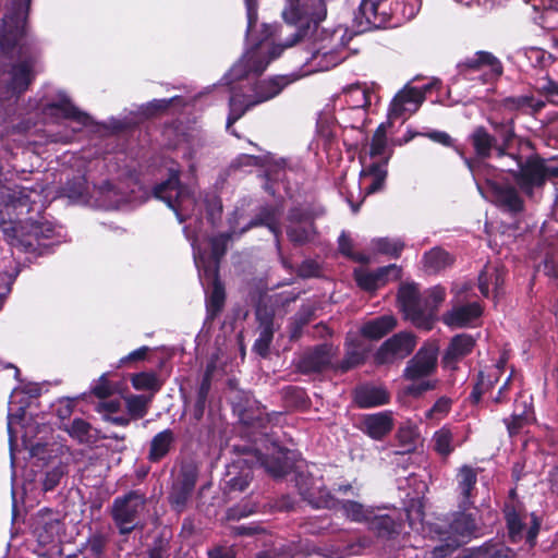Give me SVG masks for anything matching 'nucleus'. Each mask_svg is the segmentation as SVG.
<instances>
[{
	"mask_svg": "<svg viewBox=\"0 0 558 558\" xmlns=\"http://www.w3.org/2000/svg\"><path fill=\"white\" fill-rule=\"evenodd\" d=\"M66 473L68 466L62 462L47 470L41 482L44 492H52L56 489Z\"/></svg>",
	"mask_w": 558,
	"mask_h": 558,
	"instance_id": "obj_53",
	"label": "nucleus"
},
{
	"mask_svg": "<svg viewBox=\"0 0 558 558\" xmlns=\"http://www.w3.org/2000/svg\"><path fill=\"white\" fill-rule=\"evenodd\" d=\"M114 391L116 387L109 380L107 373L102 374L90 388L92 395L100 400L109 399Z\"/></svg>",
	"mask_w": 558,
	"mask_h": 558,
	"instance_id": "obj_60",
	"label": "nucleus"
},
{
	"mask_svg": "<svg viewBox=\"0 0 558 558\" xmlns=\"http://www.w3.org/2000/svg\"><path fill=\"white\" fill-rule=\"evenodd\" d=\"M315 484L316 477L310 472H302L296 476V487L303 500L307 501L311 506L326 505V500L315 497L314 493H311L310 487Z\"/></svg>",
	"mask_w": 558,
	"mask_h": 558,
	"instance_id": "obj_46",
	"label": "nucleus"
},
{
	"mask_svg": "<svg viewBox=\"0 0 558 558\" xmlns=\"http://www.w3.org/2000/svg\"><path fill=\"white\" fill-rule=\"evenodd\" d=\"M376 250L385 255H389L393 258H399L403 251L404 244L400 241H392L387 238L378 239L375 242Z\"/></svg>",
	"mask_w": 558,
	"mask_h": 558,
	"instance_id": "obj_61",
	"label": "nucleus"
},
{
	"mask_svg": "<svg viewBox=\"0 0 558 558\" xmlns=\"http://www.w3.org/2000/svg\"><path fill=\"white\" fill-rule=\"evenodd\" d=\"M315 307L302 305L288 325L289 340L295 342L303 336V329L315 318Z\"/></svg>",
	"mask_w": 558,
	"mask_h": 558,
	"instance_id": "obj_38",
	"label": "nucleus"
},
{
	"mask_svg": "<svg viewBox=\"0 0 558 558\" xmlns=\"http://www.w3.org/2000/svg\"><path fill=\"white\" fill-rule=\"evenodd\" d=\"M281 395L286 407L290 410L306 411L312 404L306 390L299 386H286Z\"/></svg>",
	"mask_w": 558,
	"mask_h": 558,
	"instance_id": "obj_40",
	"label": "nucleus"
},
{
	"mask_svg": "<svg viewBox=\"0 0 558 558\" xmlns=\"http://www.w3.org/2000/svg\"><path fill=\"white\" fill-rule=\"evenodd\" d=\"M215 372V364L209 363L206 365L205 372L202 376L201 383L196 389L195 400L192 408V417L199 422L205 414L208 396L211 389V381Z\"/></svg>",
	"mask_w": 558,
	"mask_h": 558,
	"instance_id": "obj_31",
	"label": "nucleus"
},
{
	"mask_svg": "<svg viewBox=\"0 0 558 558\" xmlns=\"http://www.w3.org/2000/svg\"><path fill=\"white\" fill-rule=\"evenodd\" d=\"M401 276V267L395 264L379 267L374 271L354 270V279L357 287L367 292L376 291L389 280H398Z\"/></svg>",
	"mask_w": 558,
	"mask_h": 558,
	"instance_id": "obj_18",
	"label": "nucleus"
},
{
	"mask_svg": "<svg viewBox=\"0 0 558 558\" xmlns=\"http://www.w3.org/2000/svg\"><path fill=\"white\" fill-rule=\"evenodd\" d=\"M416 347V337L412 332L401 331L387 339L376 351L375 362L386 364L396 357L409 356Z\"/></svg>",
	"mask_w": 558,
	"mask_h": 558,
	"instance_id": "obj_15",
	"label": "nucleus"
},
{
	"mask_svg": "<svg viewBox=\"0 0 558 558\" xmlns=\"http://www.w3.org/2000/svg\"><path fill=\"white\" fill-rule=\"evenodd\" d=\"M169 548L168 539L161 535L157 536L142 558H167L169 556Z\"/></svg>",
	"mask_w": 558,
	"mask_h": 558,
	"instance_id": "obj_62",
	"label": "nucleus"
},
{
	"mask_svg": "<svg viewBox=\"0 0 558 558\" xmlns=\"http://www.w3.org/2000/svg\"><path fill=\"white\" fill-rule=\"evenodd\" d=\"M272 453L268 456L248 444L233 445L232 451L236 456L234 464L239 468L243 465L248 469L263 468L272 477H283L293 466V461L290 458L292 451L276 442H272Z\"/></svg>",
	"mask_w": 558,
	"mask_h": 558,
	"instance_id": "obj_7",
	"label": "nucleus"
},
{
	"mask_svg": "<svg viewBox=\"0 0 558 558\" xmlns=\"http://www.w3.org/2000/svg\"><path fill=\"white\" fill-rule=\"evenodd\" d=\"M518 163V169L508 170L520 190L532 195L534 189L542 187L548 180L558 178V166H553L538 154L529 156L524 161L520 156H512Z\"/></svg>",
	"mask_w": 558,
	"mask_h": 558,
	"instance_id": "obj_9",
	"label": "nucleus"
},
{
	"mask_svg": "<svg viewBox=\"0 0 558 558\" xmlns=\"http://www.w3.org/2000/svg\"><path fill=\"white\" fill-rule=\"evenodd\" d=\"M449 529L457 536L471 537L477 529L476 518L473 513L468 512V510L459 509V511L453 513Z\"/></svg>",
	"mask_w": 558,
	"mask_h": 558,
	"instance_id": "obj_39",
	"label": "nucleus"
},
{
	"mask_svg": "<svg viewBox=\"0 0 558 558\" xmlns=\"http://www.w3.org/2000/svg\"><path fill=\"white\" fill-rule=\"evenodd\" d=\"M145 507L146 495L140 489L129 490L113 499L109 513L120 535H129L138 526Z\"/></svg>",
	"mask_w": 558,
	"mask_h": 558,
	"instance_id": "obj_11",
	"label": "nucleus"
},
{
	"mask_svg": "<svg viewBox=\"0 0 558 558\" xmlns=\"http://www.w3.org/2000/svg\"><path fill=\"white\" fill-rule=\"evenodd\" d=\"M424 266L428 271L439 272L454 263V257L441 247H434L423 256Z\"/></svg>",
	"mask_w": 558,
	"mask_h": 558,
	"instance_id": "obj_41",
	"label": "nucleus"
},
{
	"mask_svg": "<svg viewBox=\"0 0 558 558\" xmlns=\"http://www.w3.org/2000/svg\"><path fill=\"white\" fill-rule=\"evenodd\" d=\"M47 109L50 111H57L62 116V118L75 121L82 125H88L90 121L89 114L81 111L66 96L62 97L59 101L49 102L47 105Z\"/></svg>",
	"mask_w": 558,
	"mask_h": 558,
	"instance_id": "obj_37",
	"label": "nucleus"
},
{
	"mask_svg": "<svg viewBox=\"0 0 558 558\" xmlns=\"http://www.w3.org/2000/svg\"><path fill=\"white\" fill-rule=\"evenodd\" d=\"M236 464H232V466L234 469H242V472L238 475V476H233L231 477L228 482H227V485H228V488L230 492H244L251 481H252V470L253 469H248L247 466L243 465L241 468L239 466H235Z\"/></svg>",
	"mask_w": 558,
	"mask_h": 558,
	"instance_id": "obj_58",
	"label": "nucleus"
},
{
	"mask_svg": "<svg viewBox=\"0 0 558 558\" xmlns=\"http://www.w3.org/2000/svg\"><path fill=\"white\" fill-rule=\"evenodd\" d=\"M232 235V232H222L209 240L210 257L215 262L214 266L219 267L220 260L227 253L228 243L231 241Z\"/></svg>",
	"mask_w": 558,
	"mask_h": 558,
	"instance_id": "obj_51",
	"label": "nucleus"
},
{
	"mask_svg": "<svg viewBox=\"0 0 558 558\" xmlns=\"http://www.w3.org/2000/svg\"><path fill=\"white\" fill-rule=\"evenodd\" d=\"M477 160H487L494 155V147L497 145V133H489L484 125L475 126L468 136Z\"/></svg>",
	"mask_w": 558,
	"mask_h": 558,
	"instance_id": "obj_29",
	"label": "nucleus"
},
{
	"mask_svg": "<svg viewBox=\"0 0 558 558\" xmlns=\"http://www.w3.org/2000/svg\"><path fill=\"white\" fill-rule=\"evenodd\" d=\"M301 78L299 73H290L282 75H272L268 78L258 81L254 86V96L258 104L269 101L281 94L289 85Z\"/></svg>",
	"mask_w": 558,
	"mask_h": 558,
	"instance_id": "obj_22",
	"label": "nucleus"
},
{
	"mask_svg": "<svg viewBox=\"0 0 558 558\" xmlns=\"http://www.w3.org/2000/svg\"><path fill=\"white\" fill-rule=\"evenodd\" d=\"M64 430L80 444H93L97 440V436L93 435L97 430L90 423L80 417L74 418L69 426L64 427Z\"/></svg>",
	"mask_w": 558,
	"mask_h": 558,
	"instance_id": "obj_43",
	"label": "nucleus"
},
{
	"mask_svg": "<svg viewBox=\"0 0 558 558\" xmlns=\"http://www.w3.org/2000/svg\"><path fill=\"white\" fill-rule=\"evenodd\" d=\"M438 348L435 344H423L415 355L410 359L403 371L407 380H418L432 375L437 366Z\"/></svg>",
	"mask_w": 558,
	"mask_h": 558,
	"instance_id": "obj_16",
	"label": "nucleus"
},
{
	"mask_svg": "<svg viewBox=\"0 0 558 558\" xmlns=\"http://www.w3.org/2000/svg\"><path fill=\"white\" fill-rule=\"evenodd\" d=\"M395 427L391 411L363 414L361 416L360 430L373 440L380 441L386 438Z\"/></svg>",
	"mask_w": 558,
	"mask_h": 558,
	"instance_id": "obj_19",
	"label": "nucleus"
},
{
	"mask_svg": "<svg viewBox=\"0 0 558 558\" xmlns=\"http://www.w3.org/2000/svg\"><path fill=\"white\" fill-rule=\"evenodd\" d=\"M110 542V536L104 531H95L87 538V548L95 558H101Z\"/></svg>",
	"mask_w": 558,
	"mask_h": 558,
	"instance_id": "obj_54",
	"label": "nucleus"
},
{
	"mask_svg": "<svg viewBox=\"0 0 558 558\" xmlns=\"http://www.w3.org/2000/svg\"><path fill=\"white\" fill-rule=\"evenodd\" d=\"M51 509L45 508L39 512V524L36 527L38 542L43 545L51 544L60 531V520L53 517Z\"/></svg>",
	"mask_w": 558,
	"mask_h": 558,
	"instance_id": "obj_36",
	"label": "nucleus"
},
{
	"mask_svg": "<svg viewBox=\"0 0 558 558\" xmlns=\"http://www.w3.org/2000/svg\"><path fill=\"white\" fill-rule=\"evenodd\" d=\"M353 402L359 409H372L390 402V393L384 386L374 384L357 385L352 392Z\"/></svg>",
	"mask_w": 558,
	"mask_h": 558,
	"instance_id": "obj_24",
	"label": "nucleus"
},
{
	"mask_svg": "<svg viewBox=\"0 0 558 558\" xmlns=\"http://www.w3.org/2000/svg\"><path fill=\"white\" fill-rule=\"evenodd\" d=\"M131 384L135 390H148L151 396L158 392L162 383L155 372H141L131 376Z\"/></svg>",
	"mask_w": 558,
	"mask_h": 558,
	"instance_id": "obj_47",
	"label": "nucleus"
},
{
	"mask_svg": "<svg viewBox=\"0 0 558 558\" xmlns=\"http://www.w3.org/2000/svg\"><path fill=\"white\" fill-rule=\"evenodd\" d=\"M424 100V93L420 88L409 85L404 86L392 98L388 110V119L397 120L407 111L417 110Z\"/></svg>",
	"mask_w": 558,
	"mask_h": 558,
	"instance_id": "obj_20",
	"label": "nucleus"
},
{
	"mask_svg": "<svg viewBox=\"0 0 558 558\" xmlns=\"http://www.w3.org/2000/svg\"><path fill=\"white\" fill-rule=\"evenodd\" d=\"M367 352L356 345L348 348L343 359L333 366L335 369L347 373L365 363Z\"/></svg>",
	"mask_w": 558,
	"mask_h": 558,
	"instance_id": "obj_48",
	"label": "nucleus"
},
{
	"mask_svg": "<svg viewBox=\"0 0 558 558\" xmlns=\"http://www.w3.org/2000/svg\"><path fill=\"white\" fill-rule=\"evenodd\" d=\"M339 505L341 506V509L344 511L347 518H349L351 521L359 523L367 524L374 511V509L365 508L362 504L354 500H339L338 506Z\"/></svg>",
	"mask_w": 558,
	"mask_h": 558,
	"instance_id": "obj_49",
	"label": "nucleus"
},
{
	"mask_svg": "<svg viewBox=\"0 0 558 558\" xmlns=\"http://www.w3.org/2000/svg\"><path fill=\"white\" fill-rule=\"evenodd\" d=\"M197 471L192 466H184L180 470L168 493L170 508L182 513L187 509L197 483Z\"/></svg>",
	"mask_w": 558,
	"mask_h": 558,
	"instance_id": "obj_12",
	"label": "nucleus"
},
{
	"mask_svg": "<svg viewBox=\"0 0 558 558\" xmlns=\"http://www.w3.org/2000/svg\"><path fill=\"white\" fill-rule=\"evenodd\" d=\"M483 314V307L478 302L459 305L448 311L442 316L445 325L451 328H464L478 319Z\"/></svg>",
	"mask_w": 558,
	"mask_h": 558,
	"instance_id": "obj_28",
	"label": "nucleus"
},
{
	"mask_svg": "<svg viewBox=\"0 0 558 558\" xmlns=\"http://www.w3.org/2000/svg\"><path fill=\"white\" fill-rule=\"evenodd\" d=\"M506 524L505 537L510 544L521 545L526 550L533 549L542 526V518L535 512H529L520 500L506 501L502 506Z\"/></svg>",
	"mask_w": 558,
	"mask_h": 558,
	"instance_id": "obj_6",
	"label": "nucleus"
},
{
	"mask_svg": "<svg viewBox=\"0 0 558 558\" xmlns=\"http://www.w3.org/2000/svg\"><path fill=\"white\" fill-rule=\"evenodd\" d=\"M333 345L320 343L308 348L295 363V369L302 375L319 374L332 366Z\"/></svg>",
	"mask_w": 558,
	"mask_h": 558,
	"instance_id": "obj_14",
	"label": "nucleus"
},
{
	"mask_svg": "<svg viewBox=\"0 0 558 558\" xmlns=\"http://www.w3.org/2000/svg\"><path fill=\"white\" fill-rule=\"evenodd\" d=\"M311 493H314L315 497L326 500V505L312 506L313 508L320 509H335L338 507L339 499H337L324 484L323 477H316V484L312 485Z\"/></svg>",
	"mask_w": 558,
	"mask_h": 558,
	"instance_id": "obj_55",
	"label": "nucleus"
},
{
	"mask_svg": "<svg viewBox=\"0 0 558 558\" xmlns=\"http://www.w3.org/2000/svg\"><path fill=\"white\" fill-rule=\"evenodd\" d=\"M167 172V179L154 185L151 195L163 202L175 214L179 222L182 223L187 219V216L183 213L185 203L194 202L193 193L181 182V169L178 163L172 162Z\"/></svg>",
	"mask_w": 558,
	"mask_h": 558,
	"instance_id": "obj_10",
	"label": "nucleus"
},
{
	"mask_svg": "<svg viewBox=\"0 0 558 558\" xmlns=\"http://www.w3.org/2000/svg\"><path fill=\"white\" fill-rule=\"evenodd\" d=\"M338 250L343 256L354 262L366 264L369 260L365 254L353 251V241L345 232H342L338 239Z\"/></svg>",
	"mask_w": 558,
	"mask_h": 558,
	"instance_id": "obj_57",
	"label": "nucleus"
},
{
	"mask_svg": "<svg viewBox=\"0 0 558 558\" xmlns=\"http://www.w3.org/2000/svg\"><path fill=\"white\" fill-rule=\"evenodd\" d=\"M123 399L126 412L131 420H142L147 415L151 402V396L128 395L123 397Z\"/></svg>",
	"mask_w": 558,
	"mask_h": 558,
	"instance_id": "obj_44",
	"label": "nucleus"
},
{
	"mask_svg": "<svg viewBox=\"0 0 558 558\" xmlns=\"http://www.w3.org/2000/svg\"><path fill=\"white\" fill-rule=\"evenodd\" d=\"M405 517L408 514L397 510L386 513L374 510L367 523V529L379 539L393 541L403 532Z\"/></svg>",
	"mask_w": 558,
	"mask_h": 558,
	"instance_id": "obj_13",
	"label": "nucleus"
},
{
	"mask_svg": "<svg viewBox=\"0 0 558 558\" xmlns=\"http://www.w3.org/2000/svg\"><path fill=\"white\" fill-rule=\"evenodd\" d=\"M391 155L392 151L387 154L383 159L366 165V155H363V150L360 151L359 161L362 165L360 177L363 180L371 181L364 190L365 196L384 191L388 177V163Z\"/></svg>",
	"mask_w": 558,
	"mask_h": 558,
	"instance_id": "obj_17",
	"label": "nucleus"
},
{
	"mask_svg": "<svg viewBox=\"0 0 558 558\" xmlns=\"http://www.w3.org/2000/svg\"><path fill=\"white\" fill-rule=\"evenodd\" d=\"M281 209L276 205L260 206L257 214L240 230V234H244L251 229L265 227L267 228L270 222L279 218Z\"/></svg>",
	"mask_w": 558,
	"mask_h": 558,
	"instance_id": "obj_42",
	"label": "nucleus"
},
{
	"mask_svg": "<svg viewBox=\"0 0 558 558\" xmlns=\"http://www.w3.org/2000/svg\"><path fill=\"white\" fill-rule=\"evenodd\" d=\"M397 326V319L392 315H383L366 322L361 327V335L369 340H379Z\"/></svg>",
	"mask_w": 558,
	"mask_h": 558,
	"instance_id": "obj_35",
	"label": "nucleus"
},
{
	"mask_svg": "<svg viewBox=\"0 0 558 558\" xmlns=\"http://www.w3.org/2000/svg\"><path fill=\"white\" fill-rule=\"evenodd\" d=\"M31 5L16 23L8 21L13 11V0L4 14L0 25V54L11 58L14 50H17V62L13 63L10 70V87L15 94H24L36 77V66L41 57V48L38 40L28 35V14ZM15 22L13 19L12 22Z\"/></svg>",
	"mask_w": 558,
	"mask_h": 558,
	"instance_id": "obj_2",
	"label": "nucleus"
},
{
	"mask_svg": "<svg viewBox=\"0 0 558 558\" xmlns=\"http://www.w3.org/2000/svg\"><path fill=\"white\" fill-rule=\"evenodd\" d=\"M256 319L258 322V338L255 340L252 350L260 357H267L269 355L270 345L274 340V313L268 311H257Z\"/></svg>",
	"mask_w": 558,
	"mask_h": 558,
	"instance_id": "obj_27",
	"label": "nucleus"
},
{
	"mask_svg": "<svg viewBox=\"0 0 558 558\" xmlns=\"http://www.w3.org/2000/svg\"><path fill=\"white\" fill-rule=\"evenodd\" d=\"M457 490L459 492L458 508L469 510L474 507L477 496V471L471 465L464 464L458 469Z\"/></svg>",
	"mask_w": 558,
	"mask_h": 558,
	"instance_id": "obj_21",
	"label": "nucleus"
},
{
	"mask_svg": "<svg viewBox=\"0 0 558 558\" xmlns=\"http://www.w3.org/2000/svg\"><path fill=\"white\" fill-rule=\"evenodd\" d=\"M32 194L37 193L28 187L19 186L9 195L10 203L15 209L25 207L26 213H29L33 210V205L36 204V201L32 199Z\"/></svg>",
	"mask_w": 558,
	"mask_h": 558,
	"instance_id": "obj_52",
	"label": "nucleus"
},
{
	"mask_svg": "<svg viewBox=\"0 0 558 558\" xmlns=\"http://www.w3.org/2000/svg\"><path fill=\"white\" fill-rule=\"evenodd\" d=\"M487 186L496 205L512 214L523 211L524 201L514 186L495 181H488Z\"/></svg>",
	"mask_w": 558,
	"mask_h": 558,
	"instance_id": "obj_25",
	"label": "nucleus"
},
{
	"mask_svg": "<svg viewBox=\"0 0 558 558\" xmlns=\"http://www.w3.org/2000/svg\"><path fill=\"white\" fill-rule=\"evenodd\" d=\"M474 347L475 339L471 335L460 333L452 337L441 359L444 367L454 369L457 363L471 354Z\"/></svg>",
	"mask_w": 558,
	"mask_h": 558,
	"instance_id": "obj_26",
	"label": "nucleus"
},
{
	"mask_svg": "<svg viewBox=\"0 0 558 558\" xmlns=\"http://www.w3.org/2000/svg\"><path fill=\"white\" fill-rule=\"evenodd\" d=\"M495 133H497V145L494 147L495 156L498 158L508 156V150L512 145L515 137L514 122L509 121H493L489 120Z\"/></svg>",
	"mask_w": 558,
	"mask_h": 558,
	"instance_id": "obj_34",
	"label": "nucleus"
},
{
	"mask_svg": "<svg viewBox=\"0 0 558 558\" xmlns=\"http://www.w3.org/2000/svg\"><path fill=\"white\" fill-rule=\"evenodd\" d=\"M205 276L211 279V290L206 298V316L208 320H215L223 311L226 289L218 266L205 268Z\"/></svg>",
	"mask_w": 558,
	"mask_h": 558,
	"instance_id": "obj_23",
	"label": "nucleus"
},
{
	"mask_svg": "<svg viewBox=\"0 0 558 558\" xmlns=\"http://www.w3.org/2000/svg\"><path fill=\"white\" fill-rule=\"evenodd\" d=\"M282 19L284 22L286 37L282 43L265 47L264 40L271 32L264 25L265 35L262 40L247 50L243 57L232 66L230 74L233 80H243L251 74L260 75L267 66L278 59L284 49L310 41L318 29L325 12L318 3V10L302 15L296 8L283 9Z\"/></svg>",
	"mask_w": 558,
	"mask_h": 558,
	"instance_id": "obj_1",
	"label": "nucleus"
},
{
	"mask_svg": "<svg viewBox=\"0 0 558 558\" xmlns=\"http://www.w3.org/2000/svg\"><path fill=\"white\" fill-rule=\"evenodd\" d=\"M289 241L294 246H302L313 241L316 235L315 225H289L286 229Z\"/></svg>",
	"mask_w": 558,
	"mask_h": 558,
	"instance_id": "obj_45",
	"label": "nucleus"
},
{
	"mask_svg": "<svg viewBox=\"0 0 558 558\" xmlns=\"http://www.w3.org/2000/svg\"><path fill=\"white\" fill-rule=\"evenodd\" d=\"M388 0H362L354 16L357 33L395 27L411 21L418 13L422 0H395L387 9Z\"/></svg>",
	"mask_w": 558,
	"mask_h": 558,
	"instance_id": "obj_3",
	"label": "nucleus"
},
{
	"mask_svg": "<svg viewBox=\"0 0 558 558\" xmlns=\"http://www.w3.org/2000/svg\"><path fill=\"white\" fill-rule=\"evenodd\" d=\"M462 542L457 537H448L444 543L437 545L433 549L434 558H446L453 554L460 546Z\"/></svg>",
	"mask_w": 558,
	"mask_h": 558,
	"instance_id": "obj_64",
	"label": "nucleus"
},
{
	"mask_svg": "<svg viewBox=\"0 0 558 558\" xmlns=\"http://www.w3.org/2000/svg\"><path fill=\"white\" fill-rule=\"evenodd\" d=\"M313 210L302 205H295L288 210L287 220L290 225H315Z\"/></svg>",
	"mask_w": 558,
	"mask_h": 558,
	"instance_id": "obj_56",
	"label": "nucleus"
},
{
	"mask_svg": "<svg viewBox=\"0 0 558 558\" xmlns=\"http://www.w3.org/2000/svg\"><path fill=\"white\" fill-rule=\"evenodd\" d=\"M2 231L13 247L36 255H44L50 251L51 245L44 241L51 240L56 233L51 222L33 218L4 223Z\"/></svg>",
	"mask_w": 558,
	"mask_h": 558,
	"instance_id": "obj_5",
	"label": "nucleus"
},
{
	"mask_svg": "<svg viewBox=\"0 0 558 558\" xmlns=\"http://www.w3.org/2000/svg\"><path fill=\"white\" fill-rule=\"evenodd\" d=\"M504 423L510 436L519 434L524 425L529 423L527 410L525 409L522 413H513L510 417L504 418Z\"/></svg>",
	"mask_w": 558,
	"mask_h": 558,
	"instance_id": "obj_63",
	"label": "nucleus"
},
{
	"mask_svg": "<svg viewBox=\"0 0 558 558\" xmlns=\"http://www.w3.org/2000/svg\"><path fill=\"white\" fill-rule=\"evenodd\" d=\"M456 71L460 80L490 85L504 75V64L493 52L478 50L458 62Z\"/></svg>",
	"mask_w": 558,
	"mask_h": 558,
	"instance_id": "obj_8",
	"label": "nucleus"
},
{
	"mask_svg": "<svg viewBox=\"0 0 558 558\" xmlns=\"http://www.w3.org/2000/svg\"><path fill=\"white\" fill-rule=\"evenodd\" d=\"M174 444L175 435L172 429L166 428L157 433L149 442L147 460L150 463H159L170 453Z\"/></svg>",
	"mask_w": 558,
	"mask_h": 558,
	"instance_id": "obj_32",
	"label": "nucleus"
},
{
	"mask_svg": "<svg viewBox=\"0 0 558 558\" xmlns=\"http://www.w3.org/2000/svg\"><path fill=\"white\" fill-rule=\"evenodd\" d=\"M506 272L504 267H485L478 275V290L483 296L488 298L490 287L498 295L505 284Z\"/></svg>",
	"mask_w": 558,
	"mask_h": 558,
	"instance_id": "obj_33",
	"label": "nucleus"
},
{
	"mask_svg": "<svg viewBox=\"0 0 558 558\" xmlns=\"http://www.w3.org/2000/svg\"><path fill=\"white\" fill-rule=\"evenodd\" d=\"M415 428L409 425L400 426L396 433L398 442L404 448L398 453L411 452L415 449Z\"/></svg>",
	"mask_w": 558,
	"mask_h": 558,
	"instance_id": "obj_59",
	"label": "nucleus"
},
{
	"mask_svg": "<svg viewBox=\"0 0 558 558\" xmlns=\"http://www.w3.org/2000/svg\"><path fill=\"white\" fill-rule=\"evenodd\" d=\"M446 299V290L435 286L422 296L415 282L402 283L397 293L400 311L416 328L429 331L434 327L439 306Z\"/></svg>",
	"mask_w": 558,
	"mask_h": 558,
	"instance_id": "obj_4",
	"label": "nucleus"
},
{
	"mask_svg": "<svg viewBox=\"0 0 558 558\" xmlns=\"http://www.w3.org/2000/svg\"><path fill=\"white\" fill-rule=\"evenodd\" d=\"M258 101L254 94H244L241 90L232 89L229 98V113L227 118L226 128L228 131L238 122L248 110L258 106Z\"/></svg>",
	"mask_w": 558,
	"mask_h": 558,
	"instance_id": "obj_30",
	"label": "nucleus"
},
{
	"mask_svg": "<svg viewBox=\"0 0 558 558\" xmlns=\"http://www.w3.org/2000/svg\"><path fill=\"white\" fill-rule=\"evenodd\" d=\"M453 435L447 427H441L436 430L433 436V448L442 458L449 457L454 447L452 446Z\"/></svg>",
	"mask_w": 558,
	"mask_h": 558,
	"instance_id": "obj_50",
	"label": "nucleus"
}]
</instances>
